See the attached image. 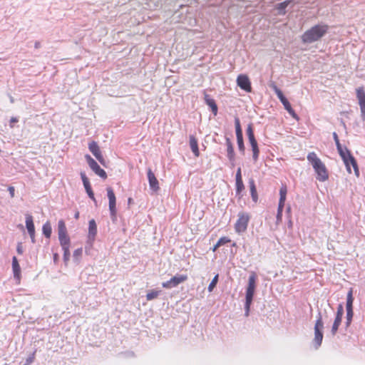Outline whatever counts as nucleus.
<instances>
[{"label": "nucleus", "mask_w": 365, "mask_h": 365, "mask_svg": "<svg viewBox=\"0 0 365 365\" xmlns=\"http://www.w3.org/2000/svg\"><path fill=\"white\" fill-rule=\"evenodd\" d=\"M18 121H19V120H18L17 118H16V117L11 118V119H10V123H11L10 126L12 128L13 127L12 123H17Z\"/></svg>", "instance_id": "de8ad7c7"}, {"label": "nucleus", "mask_w": 365, "mask_h": 365, "mask_svg": "<svg viewBox=\"0 0 365 365\" xmlns=\"http://www.w3.org/2000/svg\"><path fill=\"white\" fill-rule=\"evenodd\" d=\"M220 247L219 245H217V243H216L213 247L212 248V252H215L218 248Z\"/></svg>", "instance_id": "3c124183"}, {"label": "nucleus", "mask_w": 365, "mask_h": 365, "mask_svg": "<svg viewBox=\"0 0 365 365\" xmlns=\"http://www.w3.org/2000/svg\"><path fill=\"white\" fill-rule=\"evenodd\" d=\"M81 177L83 186L86 189V191L88 195L93 202H96V200L95 198L94 193L92 190V187H91V185L88 178L86 177V175L84 173H81Z\"/></svg>", "instance_id": "2eb2a0df"}, {"label": "nucleus", "mask_w": 365, "mask_h": 365, "mask_svg": "<svg viewBox=\"0 0 365 365\" xmlns=\"http://www.w3.org/2000/svg\"><path fill=\"white\" fill-rule=\"evenodd\" d=\"M356 98L359 101L361 115L365 118V91L363 87H359L356 90Z\"/></svg>", "instance_id": "4468645a"}, {"label": "nucleus", "mask_w": 365, "mask_h": 365, "mask_svg": "<svg viewBox=\"0 0 365 365\" xmlns=\"http://www.w3.org/2000/svg\"><path fill=\"white\" fill-rule=\"evenodd\" d=\"M26 227L32 241L34 242L35 227L33 221V217L31 215H26Z\"/></svg>", "instance_id": "dca6fc26"}, {"label": "nucleus", "mask_w": 365, "mask_h": 365, "mask_svg": "<svg viewBox=\"0 0 365 365\" xmlns=\"http://www.w3.org/2000/svg\"><path fill=\"white\" fill-rule=\"evenodd\" d=\"M67 234V229L63 220L58 221V235Z\"/></svg>", "instance_id": "c756f323"}, {"label": "nucleus", "mask_w": 365, "mask_h": 365, "mask_svg": "<svg viewBox=\"0 0 365 365\" xmlns=\"http://www.w3.org/2000/svg\"><path fill=\"white\" fill-rule=\"evenodd\" d=\"M43 235L47 237L50 238L52 232L51 225L49 222H46L42 227Z\"/></svg>", "instance_id": "c85d7f7f"}, {"label": "nucleus", "mask_w": 365, "mask_h": 365, "mask_svg": "<svg viewBox=\"0 0 365 365\" xmlns=\"http://www.w3.org/2000/svg\"><path fill=\"white\" fill-rule=\"evenodd\" d=\"M226 145H227V158L231 162H233L235 160V151L233 148V145L232 144V142L229 138H227L226 140Z\"/></svg>", "instance_id": "4be33fe9"}, {"label": "nucleus", "mask_w": 365, "mask_h": 365, "mask_svg": "<svg viewBox=\"0 0 365 365\" xmlns=\"http://www.w3.org/2000/svg\"><path fill=\"white\" fill-rule=\"evenodd\" d=\"M336 145L338 152L341 158H344L346 153L349 152V150L346 148H342L339 140L336 142Z\"/></svg>", "instance_id": "72a5a7b5"}, {"label": "nucleus", "mask_w": 365, "mask_h": 365, "mask_svg": "<svg viewBox=\"0 0 365 365\" xmlns=\"http://www.w3.org/2000/svg\"><path fill=\"white\" fill-rule=\"evenodd\" d=\"M236 135H242L240 119L237 117L235 119Z\"/></svg>", "instance_id": "e433bc0d"}, {"label": "nucleus", "mask_w": 365, "mask_h": 365, "mask_svg": "<svg viewBox=\"0 0 365 365\" xmlns=\"http://www.w3.org/2000/svg\"><path fill=\"white\" fill-rule=\"evenodd\" d=\"M354 316L353 310H346V326H349Z\"/></svg>", "instance_id": "ea45409f"}, {"label": "nucleus", "mask_w": 365, "mask_h": 365, "mask_svg": "<svg viewBox=\"0 0 365 365\" xmlns=\"http://www.w3.org/2000/svg\"><path fill=\"white\" fill-rule=\"evenodd\" d=\"M236 136H237V145H238L239 149H240V150L243 152L245 150L243 136H242V135H236Z\"/></svg>", "instance_id": "58836bf2"}, {"label": "nucleus", "mask_w": 365, "mask_h": 365, "mask_svg": "<svg viewBox=\"0 0 365 365\" xmlns=\"http://www.w3.org/2000/svg\"><path fill=\"white\" fill-rule=\"evenodd\" d=\"M341 158L346 167V170H347L348 173H351V166H352L354 168V174L357 177H359V170L358 165H357L356 160L352 156L350 151L346 152V155H344V158Z\"/></svg>", "instance_id": "0eeeda50"}, {"label": "nucleus", "mask_w": 365, "mask_h": 365, "mask_svg": "<svg viewBox=\"0 0 365 365\" xmlns=\"http://www.w3.org/2000/svg\"><path fill=\"white\" fill-rule=\"evenodd\" d=\"M82 254V249H78L74 251L73 255L74 257L81 256Z\"/></svg>", "instance_id": "49530a36"}, {"label": "nucleus", "mask_w": 365, "mask_h": 365, "mask_svg": "<svg viewBox=\"0 0 365 365\" xmlns=\"http://www.w3.org/2000/svg\"><path fill=\"white\" fill-rule=\"evenodd\" d=\"M323 327H324V323L322 321V317L321 314H319L318 318H317L315 325H314V342L316 345V348H318L322 344V339H323V334H322Z\"/></svg>", "instance_id": "39448f33"}, {"label": "nucleus", "mask_w": 365, "mask_h": 365, "mask_svg": "<svg viewBox=\"0 0 365 365\" xmlns=\"http://www.w3.org/2000/svg\"><path fill=\"white\" fill-rule=\"evenodd\" d=\"M256 280H257V274L255 272H252L248 279V284L246 289V297H245V316H249L250 306L253 299V297L255 294V289H256Z\"/></svg>", "instance_id": "7ed1b4c3"}, {"label": "nucleus", "mask_w": 365, "mask_h": 365, "mask_svg": "<svg viewBox=\"0 0 365 365\" xmlns=\"http://www.w3.org/2000/svg\"><path fill=\"white\" fill-rule=\"evenodd\" d=\"M235 187H236V194L237 195H240L241 194V192L245 189V185H244V183H243V180H236V182H235Z\"/></svg>", "instance_id": "2f4dec72"}, {"label": "nucleus", "mask_w": 365, "mask_h": 365, "mask_svg": "<svg viewBox=\"0 0 365 365\" xmlns=\"http://www.w3.org/2000/svg\"><path fill=\"white\" fill-rule=\"evenodd\" d=\"M85 158L89 167L96 175L103 179L107 178V174L106 171L99 166V165L94 159H93L89 155H86Z\"/></svg>", "instance_id": "1a4fd4ad"}, {"label": "nucleus", "mask_w": 365, "mask_h": 365, "mask_svg": "<svg viewBox=\"0 0 365 365\" xmlns=\"http://www.w3.org/2000/svg\"><path fill=\"white\" fill-rule=\"evenodd\" d=\"M336 145L338 152L341 158H344L346 153L349 152V150L346 148H342L339 140L336 142Z\"/></svg>", "instance_id": "f704fd0d"}, {"label": "nucleus", "mask_w": 365, "mask_h": 365, "mask_svg": "<svg viewBox=\"0 0 365 365\" xmlns=\"http://www.w3.org/2000/svg\"><path fill=\"white\" fill-rule=\"evenodd\" d=\"M290 2H291L290 0H287V1H284L279 4L277 5V9L280 11V14H285L284 9L290 4Z\"/></svg>", "instance_id": "473e14b6"}, {"label": "nucleus", "mask_w": 365, "mask_h": 365, "mask_svg": "<svg viewBox=\"0 0 365 365\" xmlns=\"http://www.w3.org/2000/svg\"><path fill=\"white\" fill-rule=\"evenodd\" d=\"M218 282V274L215 275L208 286V291L212 292Z\"/></svg>", "instance_id": "4c0bfd02"}, {"label": "nucleus", "mask_w": 365, "mask_h": 365, "mask_svg": "<svg viewBox=\"0 0 365 365\" xmlns=\"http://www.w3.org/2000/svg\"><path fill=\"white\" fill-rule=\"evenodd\" d=\"M75 218L76 220H78L79 218V212L77 211L76 213H75V215H74Z\"/></svg>", "instance_id": "864d4df0"}, {"label": "nucleus", "mask_w": 365, "mask_h": 365, "mask_svg": "<svg viewBox=\"0 0 365 365\" xmlns=\"http://www.w3.org/2000/svg\"><path fill=\"white\" fill-rule=\"evenodd\" d=\"M96 233H97V225H96L95 220L93 219L89 221L88 234L90 236L91 235L93 237H94L96 236Z\"/></svg>", "instance_id": "bb28decb"}, {"label": "nucleus", "mask_w": 365, "mask_h": 365, "mask_svg": "<svg viewBox=\"0 0 365 365\" xmlns=\"http://www.w3.org/2000/svg\"><path fill=\"white\" fill-rule=\"evenodd\" d=\"M307 160L312 164L317 179L320 182H324L329 178V173L321 159L314 152H311L307 155Z\"/></svg>", "instance_id": "f03ea898"}, {"label": "nucleus", "mask_w": 365, "mask_h": 365, "mask_svg": "<svg viewBox=\"0 0 365 365\" xmlns=\"http://www.w3.org/2000/svg\"><path fill=\"white\" fill-rule=\"evenodd\" d=\"M230 241L231 240L230 238H228L227 237H222L219 239V240L217 242V245L221 247L222 245L227 244V243L230 242Z\"/></svg>", "instance_id": "a19ab883"}, {"label": "nucleus", "mask_w": 365, "mask_h": 365, "mask_svg": "<svg viewBox=\"0 0 365 365\" xmlns=\"http://www.w3.org/2000/svg\"><path fill=\"white\" fill-rule=\"evenodd\" d=\"M148 178L150 188L153 191H158L160 189L158 180L150 169L148 170Z\"/></svg>", "instance_id": "f3484780"}, {"label": "nucleus", "mask_w": 365, "mask_h": 365, "mask_svg": "<svg viewBox=\"0 0 365 365\" xmlns=\"http://www.w3.org/2000/svg\"><path fill=\"white\" fill-rule=\"evenodd\" d=\"M88 149L99 161V163L103 165H105V159L101 153L98 143L96 141L93 140L88 144Z\"/></svg>", "instance_id": "f8f14e48"}, {"label": "nucleus", "mask_w": 365, "mask_h": 365, "mask_svg": "<svg viewBox=\"0 0 365 365\" xmlns=\"http://www.w3.org/2000/svg\"><path fill=\"white\" fill-rule=\"evenodd\" d=\"M133 200L131 197H129L128 200V205H131L133 203Z\"/></svg>", "instance_id": "603ef678"}, {"label": "nucleus", "mask_w": 365, "mask_h": 365, "mask_svg": "<svg viewBox=\"0 0 365 365\" xmlns=\"http://www.w3.org/2000/svg\"><path fill=\"white\" fill-rule=\"evenodd\" d=\"M160 294V291L152 289L149 291L146 294V299L148 301L153 300L154 299H156Z\"/></svg>", "instance_id": "7c9ffc66"}, {"label": "nucleus", "mask_w": 365, "mask_h": 365, "mask_svg": "<svg viewBox=\"0 0 365 365\" xmlns=\"http://www.w3.org/2000/svg\"><path fill=\"white\" fill-rule=\"evenodd\" d=\"M333 137H334V139L335 143H336V141H339V138H338V135H337V134H336V133H333Z\"/></svg>", "instance_id": "8fccbe9b"}, {"label": "nucleus", "mask_w": 365, "mask_h": 365, "mask_svg": "<svg viewBox=\"0 0 365 365\" xmlns=\"http://www.w3.org/2000/svg\"><path fill=\"white\" fill-rule=\"evenodd\" d=\"M8 190L9 192L11 197H14L15 196V188L13 186H9L8 187Z\"/></svg>", "instance_id": "a18cd8bd"}, {"label": "nucleus", "mask_w": 365, "mask_h": 365, "mask_svg": "<svg viewBox=\"0 0 365 365\" xmlns=\"http://www.w3.org/2000/svg\"><path fill=\"white\" fill-rule=\"evenodd\" d=\"M238 219L235 224V230L237 233H242L246 231L249 221L250 220V215L247 212H240L238 213Z\"/></svg>", "instance_id": "20e7f679"}, {"label": "nucleus", "mask_w": 365, "mask_h": 365, "mask_svg": "<svg viewBox=\"0 0 365 365\" xmlns=\"http://www.w3.org/2000/svg\"><path fill=\"white\" fill-rule=\"evenodd\" d=\"M242 180L241 168H238L237 173H236L235 180Z\"/></svg>", "instance_id": "c03bdc74"}, {"label": "nucleus", "mask_w": 365, "mask_h": 365, "mask_svg": "<svg viewBox=\"0 0 365 365\" xmlns=\"http://www.w3.org/2000/svg\"><path fill=\"white\" fill-rule=\"evenodd\" d=\"M187 279L186 274L175 275L170 280L163 282L162 286L163 288L171 289L177 287L180 283L185 282Z\"/></svg>", "instance_id": "9d476101"}, {"label": "nucleus", "mask_w": 365, "mask_h": 365, "mask_svg": "<svg viewBox=\"0 0 365 365\" xmlns=\"http://www.w3.org/2000/svg\"><path fill=\"white\" fill-rule=\"evenodd\" d=\"M247 137H248V139H249V142L256 140L255 137V135H254L252 125L251 123L249 124L248 126H247Z\"/></svg>", "instance_id": "c9c22d12"}, {"label": "nucleus", "mask_w": 365, "mask_h": 365, "mask_svg": "<svg viewBox=\"0 0 365 365\" xmlns=\"http://www.w3.org/2000/svg\"><path fill=\"white\" fill-rule=\"evenodd\" d=\"M17 252L20 255L22 254V252H23L22 247L20 245L17 247Z\"/></svg>", "instance_id": "09e8293b"}, {"label": "nucleus", "mask_w": 365, "mask_h": 365, "mask_svg": "<svg viewBox=\"0 0 365 365\" xmlns=\"http://www.w3.org/2000/svg\"><path fill=\"white\" fill-rule=\"evenodd\" d=\"M285 110L292 115V117L296 120H299V116L295 113L294 109L292 108L291 104L289 101L283 104Z\"/></svg>", "instance_id": "cd10ccee"}, {"label": "nucleus", "mask_w": 365, "mask_h": 365, "mask_svg": "<svg viewBox=\"0 0 365 365\" xmlns=\"http://www.w3.org/2000/svg\"><path fill=\"white\" fill-rule=\"evenodd\" d=\"M287 194V187L286 185H282L279 189V200L277 209V218L278 220H282V211L284 207Z\"/></svg>", "instance_id": "6e6552de"}, {"label": "nucleus", "mask_w": 365, "mask_h": 365, "mask_svg": "<svg viewBox=\"0 0 365 365\" xmlns=\"http://www.w3.org/2000/svg\"><path fill=\"white\" fill-rule=\"evenodd\" d=\"M106 191L108 198V206L110 217L113 220H115L117 217L116 197L113 189L111 187H108L106 188Z\"/></svg>", "instance_id": "423d86ee"}, {"label": "nucleus", "mask_w": 365, "mask_h": 365, "mask_svg": "<svg viewBox=\"0 0 365 365\" xmlns=\"http://www.w3.org/2000/svg\"><path fill=\"white\" fill-rule=\"evenodd\" d=\"M249 186H250L252 200L255 202H257L258 200V195H257V188H256V185H255L254 179L250 178L249 180Z\"/></svg>", "instance_id": "412c9836"}, {"label": "nucleus", "mask_w": 365, "mask_h": 365, "mask_svg": "<svg viewBox=\"0 0 365 365\" xmlns=\"http://www.w3.org/2000/svg\"><path fill=\"white\" fill-rule=\"evenodd\" d=\"M344 314V309L341 304H339L337 308L336 315L334 322V324L331 327V333L334 335L339 329V325L341 324L342 317Z\"/></svg>", "instance_id": "ddd939ff"}, {"label": "nucleus", "mask_w": 365, "mask_h": 365, "mask_svg": "<svg viewBox=\"0 0 365 365\" xmlns=\"http://www.w3.org/2000/svg\"><path fill=\"white\" fill-rule=\"evenodd\" d=\"M35 359V352H34L31 356H29L26 361V364L24 365H30Z\"/></svg>", "instance_id": "37998d69"}, {"label": "nucleus", "mask_w": 365, "mask_h": 365, "mask_svg": "<svg viewBox=\"0 0 365 365\" xmlns=\"http://www.w3.org/2000/svg\"><path fill=\"white\" fill-rule=\"evenodd\" d=\"M327 24H317L307 30L301 36L304 43H311L320 40L329 30Z\"/></svg>", "instance_id": "f257e3e1"}, {"label": "nucleus", "mask_w": 365, "mask_h": 365, "mask_svg": "<svg viewBox=\"0 0 365 365\" xmlns=\"http://www.w3.org/2000/svg\"><path fill=\"white\" fill-rule=\"evenodd\" d=\"M58 240L60 242V245L63 247H70V238L68 236V234L59 235Z\"/></svg>", "instance_id": "a878e982"}, {"label": "nucleus", "mask_w": 365, "mask_h": 365, "mask_svg": "<svg viewBox=\"0 0 365 365\" xmlns=\"http://www.w3.org/2000/svg\"><path fill=\"white\" fill-rule=\"evenodd\" d=\"M353 302H354L353 289L351 288L349 289V291L348 292L347 296H346V310H353Z\"/></svg>", "instance_id": "393cba45"}, {"label": "nucleus", "mask_w": 365, "mask_h": 365, "mask_svg": "<svg viewBox=\"0 0 365 365\" xmlns=\"http://www.w3.org/2000/svg\"><path fill=\"white\" fill-rule=\"evenodd\" d=\"M190 146L195 157L200 155L198 143L196 138L193 135L190 136Z\"/></svg>", "instance_id": "aec40b11"}, {"label": "nucleus", "mask_w": 365, "mask_h": 365, "mask_svg": "<svg viewBox=\"0 0 365 365\" xmlns=\"http://www.w3.org/2000/svg\"><path fill=\"white\" fill-rule=\"evenodd\" d=\"M63 250V258L65 261H68L70 257V250L69 247H63L62 248Z\"/></svg>", "instance_id": "79ce46f5"}, {"label": "nucleus", "mask_w": 365, "mask_h": 365, "mask_svg": "<svg viewBox=\"0 0 365 365\" xmlns=\"http://www.w3.org/2000/svg\"><path fill=\"white\" fill-rule=\"evenodd\" d=\"M53 258H54V260H56L57 258H58V255L55 254L54 256H53Z\"/></svg>", "instance_id": "5fc2aeb1"}, {"label": "nucleus", "mask_w": 365, "mask_h": 365, "mask_svg": "<svg viewBox=\"0 0 365 365\" xmlns=\"http://www.w3.org/2000/svg\"><path fill=\"white\" fill-rule=\"evenodd\" d=\"M204 99H205V101L206 103V104L210 107L211 108V110L212 112V113L216 115L217 113V110H218V108H217V106L215 103V101L212 98L210 95L207 94L205 93V95H204Z\"/></svg>", "instance_id": "a211bd4d"}, {"label": "nucleus", "mask_w": 365, "mask_h": 365, "mask_svg": "<svg viewBox=\"0 0 365 365\" xmlns=\"http://www.w3.org/2000/svg\"><path fill=\"white\" fill-rule=\"evenodd\" d=\"M270 87L274 91L275 93L277 94V97L279 98V101L282 104L287 103L288 100L285 98L284 94L282 93V91L277 88V86L275 85L274 83H272L270 85Z\"/></svg>", "instance_id": "b1692460"}, {"label": "nucleus", "mask_w": 365, "mask_h": 365, "mask_svg": "<svg viewBox=\"0 0 365 365\" xmlns=\"http://www.w3.org/2000/svg\"><path fill=\"white\" fill-rule=\"evenodd\" d=\"M39 44H40V43H39L38 42H37V43H36V48H38V47L39 46Z\"/></svg>", "instance_id": "6e6d98bb"}, {"label": "nucleus", "mask_w": 365, "mask_h": 365, "mask_svg": "<svg viewBox=\"0 0 365 365\" xmlns=\"http://www.w3.org/2000/svg\"><path fill=\"white\" fill-rule=\"evenodd\" d=\"M237 85L243 91L251 93L252 91L251 81L246 74H240L237 78Z\"/></svg>", "instance_id": "9b49d317"}, {"label": "nucleus", "mask_w": 365, "mask_h": 365, "mask_svg": "<svg viewBox=\"0 0 365 365\" xmlns=\"http://www.w3.org/2000/svg\"><path fill=\"white\" fill-rule=\"evenodd\" d=\"M12 269H13L14 278H16L18 281H20L21 267H20V265L19 264L16 257H13V258H12Z\"/></svg>", "instance_id": "6ab92c4d"}, {"label": "nucleus", "mask_w": 365, "mask_h": 365, "mask_svg": "<svg viewBox=\"0 0 365 365\" xmlns=\"http://www.w3.org/2000/svg\"><path fill=\"white\" fill-rule=\"evenodd\" d=\"M250 143L252 153H253V155H252L253 160L255 162H257L258 160V158H259V150L258 148L257 142L255 140L250 141Z\"/></svg>", "instance_id": "5701e85b"}]
</instances>
